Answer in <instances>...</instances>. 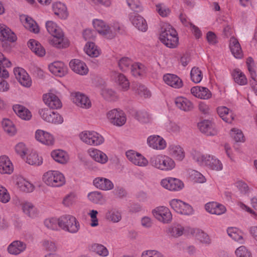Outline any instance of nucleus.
Masks as SVG:
<instances>
[{
	"instance_id": "nucleus-1",
	"label": "nucleus",
	"mask_w": 257,
	"mask_h": 257,
	"mask_svg": "<svg viewBox=\"0 0 257 257\" xmlns=\"http://www.w3.org/2000/svg\"><path fill=\"white\" fill-rule=\"evenodd\" d=\"M45 26L47 32L52 36L49 39V43L51 45L59 49L65 48L69 46L68 39L64 36L62 29L55 22L48 21Z\"/></svg>"
},
{
	"instance_id": "nucleus-2",
	"label": "nucleus",
	"mask_w": 257,
	"mask_h": 257,
	"mask_svg": "<svg viewBox=\"0 0 257 257\" xmlns=\"http://www.w3.org/2000/svg\"><path fill=\"white\" fill-rule=\"evenodd\" d=\"M151 166L162 171H170L176 167L174 159L168 155L156 154L150 159Z\"/></svg>"
},
{
	"instance_id": "nucleus-3",
	"label": "nucleus",
	"mask_w": 257,
	"mask_h": 257,
	"mask_svg": "<svg viewBox=\"0 0 257 257\" xmlns=\"http://www.w3.org/2000/svg\"><path fill=\"white\" fill-rule=\"evenodd\" d=\"M160 40L165 45L171 48L177 47L179 41L176 31L168 23H164L161 26Z\"/></svg>"
},
{
	"instance_id": "nucleus-4",
	"label": "nucleus",
	"mask_w": 257,
	"mask_h": 257,
	"mask_svg": "<svg viewBox=\"0 0 257 257\" xmlns=\"http://www.w3.org/2000/svg\"><path fill=\"white\" fill-rule=\"evenodd\" d=\"M42 180L47 186L53 188L61 187L66 183L64 174L57 170L45 172L43 175Z\"/></svg>"
},
{
	"instance_id": "nucleus-5",
	"label": "nucleus",
	"mask_w": 257,
	"mask_h": 257,
	"mask_svg": "<svg viewBox=\"0 0 257 257\" xmlns=\"http://www.w3.org/2000/svg\"><path fill=\"white\" fill-rule=\"evenodd\" d=\"M79 138L84 144L92 146H100L105 141L101 134L94 131H84L80 133Z\"/></svg>"
},
{
	"instance_id": "nucleus-6",
	"label": "nucleus",
	"mask_w": 257,
	"mask_h": 257,
	"mask_svg": "<svg viewBox=\"0 0 257 257\" xmlns=\"http://www.w3.org/2000/svg\"><path fill=\"white\" fill-rule=\"evenodd\" d=\"M59 227L72 234L77 233L80 228L77 219L71 215H64L60 217Z\"/></svg>"
},
{
	"instance_id": "nucleus-7",
	"label": "nucleus",
	"mask_w": 257,
	"mask_h": 257,
	"mask_svg": "<svg viewBox=\"0 0 257 257\" xmlns=\"http://www.w3.org/2000/svg\"><path fill=\"white\" fill-rule=\"evenodd\" d=\"M169 205L176 213L186 216L193 214L194 209L188 203L178 199H173L169 202Z\"/></svg>"
},
{
	"instance_id": "nucleus-8",
	"label": "nucleus",
	"mask_w": 257,
	"mask_h": 257,
	"mask_svg": "<svg viewBox=\"0 0 257 257\" xmlns=\"http://www.w3.org/2000/svg\"><path fill=\"white\" fill-rule=\"evenodd\" d=\"M108 121L112 124L117 126H122L126 121V115L119 109L114 108L108 111L106 113Z\"/></svg>"
},
{
	"instance_id": "nucleus-9",
	"label": "nucleus",
	"mask_w": 257,
	"mask_h": 257,
	"mask_svg": "<svg viewBox=\"0 0 257 257\" xmlns=\"http://www.w3.org/2000/svg\"><path fill=\"white\" fill-rule=\"evenodd\" d=\"M39 114L44 121L49 123L60 124L64 121L61 115L57 112L52 111L47 108L39 109Z\"/></svg>"
},
{
	"instance_id": "nucleus-10",
	"label": "nucleus",
	"mask_w": 257,
	"mask_h": 257,
	"mask_svg": "<svg viewBox=\"0 0 257 257\" xmlns=\"http://www.w3.org/2000/svg\"><path fill=\"white\" fill-rule=\"evenodd\" d=\"M153 216L159 222L164 224L170 223L172 219V215L170 209L165 206L156 207L152 211Z\"/></svg>"
},
{
	"instance_id": "nucleus-11",
	"label": "nucleus",
	"mask_w": 257,
	"mask_h": 257,
	"mask_svg": "<svg viewBox=\"0 0 257 257\" xmlns=\"http://www.w3.org/2000/svg\"><path fill=\"white\" fill-rule=\"evenodd\" d=\"M160 184L162 187L170 191H179L184 187V184L181 180L171 177L163 179Z\"/></svg>"
},
{
	"instance_id": "nucleus-12",
	"label": "nucleus",
	"mask_w": 257,
	"mask_h": 257,
	"mask_svg": "<svg viewBox=\"0 0 257 257\" xmlns=\"http://www.w3.org/2000/svg\"><path fill=\"white\" fill-rule=\"evenodd\" d=\"M127 159L134 165L141 167H146L149 164L147 159L141 153L130 150L126 152Z\"/></svg>"
},
{
	"instance_id": "nucleus-13",
	"label": "nucleus",
	"mask_w": 257,
	"mask_h": 257,
	"mask_svg": "<svg viewBox=\"0 0 257 257\" xmlns=\"http://www.w3.org/2000/svg\"><path fill=\"white\" fill-rule=\"evenodd\" d=\"M147 144L150 148L155 150L162 151L167 147L166 140L162 137L157 135L149 136L147 139Z\"/></svg>"
},
{
	"instance_id": "nucleus-14",
	"label": "nucleus",
	"mask_w": 257,
	"mask_h": 257,
	"mask_svg": "<svg viewBox=\"0 0 257 257\" xmlns=\"http://www.w3.org/2000/svg\"><path fill=\"white\" fill-rule=\"evenodd\" d=\"M71 97L73 102L78 107L88 109L91 106V102L89 98L83 93L74 92L71 93Z\"/></svg>"
},
{
	"instance_id": "nucleus-15",
	"label": "nucleus",
	"mask_w": 257,
	"mask_h": 257,
	"mask_svg": "<svg viewBox=\"0 0 257 257\" xmlns=\"http://www.w3.org/2000/svg\"><path fill=\"white\" fill-rule=\"evenodd\" d=\"M44 103L52 109H59L62 107V102L59 97L53 92L50 90L43 95Z\"/></svg>"
},
{
	"instance_id": "nucleus-16",
	"label": "nucleus",
	"mask_w": 257,
	"mask_h": 257,
	"mask_svg": "<svg viewBox=\"0 0 257 257\" xmlns=\"http://www.w3.org/2000/svg\"><path fill=\"white\" fill-rule=\"evenodd\" d=\"M128 19L132 24L138 30L145 32L148 30V24L146 20L138 14L135 12L130 13Z\"/></svg>"
},
{
	"instance_id": "nucleus-17",
	"label": "nucleus",
	"mask_w": 257,
	"mask_h": 257,
	"mask_svg": "<svg viewBox=\"0 0 257 257\" xmlns=\"http://www.w3.org/2000/svg\"><path fill=\"white\" fill-rule=\"evenodd\" d=\"M14 73L16 79L23 86L31 87L32 81L28 73L22 68L17 67L14 69Z\"/></svg>"
},
{
	"instance_id": "nucleus-18",
	"label": "nucleus",
	"mask_w": 257,
	"mask_h": 257,
	"mask_svg": "<svg viewBox=\"0 0 257 257\" xmlns=\"http://www.w3.org/2000/svg\"><path fill=\"white\" fill-rule=\"evenodd\" d=\"M36 140L44 145L53 146L55 144V138L51 134L42 130H38L35 132Z\"/></svg>"
},
{
	"instance_id": "nucleus-19",
	"label": "nucleus",
	"mask_w": 257,
	"mask_h": 257,
	"mask_svg": "<svg viewBox=\"0 0 257 257\" xmlns=\"http://www.w3.org/2000/svg\"><path fill=\"white\" fill-rule=\"evenodd\" d=\"M87 153L92 160L100 164H105L108 161V158L107 155L99 149L91 148L88 150Z\"/></svg>"
},
{
	"instance_id": "nucleus-20",
	"label": "nucleus",
	"mask_w": 257,
	"mask_h": 257,
	"mask_svg": "<svg viewBox=\"0 0 257 257\" xmlns=\"http://www.w3.org/2000/svg\"><path fill=\"white\" fill-rule=\"evenodd\" d=\"M93 185L97 189L102 191H110L113 189L114 184L112 182L106 178L97 177L93 180Z\"/></svg>"
},
{
	"instance_id": "nucleus-21",
	"label": "nucleus",
	"mask_w": 257,
	"mask_h": 257,
	"mask_svg": "<svg viewBox=\"0 0 257 257\" xmlns=\"http://www.w3.org/2000/svg\"><path fill=\"white\" fill-rule=\"evenodd\" d=\"M167 151L169 156L176 161H181L185 157V152L183 148L177 144H170Z\"/></svg>"
},
{
	"instance_id": "nucleus-22",
	"label": "nucleus",
	"mask_w": 257,
	"mask_h": 257,
	"mask_svg": "<svg viewBox=\"0 0 257 257\" xmlns=\"http://www.w3.org/2000/svg\"><path fill=\"white\" fill-rule=\"evenodd\" d=\"M21 208L23 212L31 218H36L39 215L38 208L31 202L24 201L21 204Z\"/></svg>"
},
{
	"instance_id": "nucleus-23",
	"label": "nucleus",
	"mask_w": 257,
	"mask_h": 257,
	"mask_svg": "<svg viewBox=\"0 0 257 257\" xmlns=\"http://www.w3.org/2000/svg\"><path fill=\"white\" fill-rule=\"evenodd\" d=\"M200 131L208 136L216 135L218 130L215 124L211 121L205 120L198 124Z\"/></svg>"
},
{
	"instance_id": "nucleus-24",
	"label": "nucleus",
	"mask_w": 257,
	"mask_h": 257,
	"mask_svg": "<svg viewBox=\"0 0 257 257\" xmlns=\"http://www.w3.org/2000/svg\"><path fill=\"white\" fill-rule=\"evenodd\" d=\"M14 165L9 158L6 155L0 156V174L2 175H10L14 171Z\"/></svg>"
},
{
	"instance_id": "nucleus-25",
	"label": "nucleus",
	"mask_w": 257,
	"mask_h": 257,
	"mask_svg": "<svg viewBox=\"0 0 257 257\" xmlns=\"http://www.w3.org/2000/svg\"><path fill=\"white\" fill-rule=\"evenodd\" d=\"M69 66L72 71L81 75H86L88 72V68L86 64L79 59H74L71 60Z\"/></svg>"
},
{
	"instance_id": "nucleus-26",
	"label": "nucleus",
	"mask_w": 257,
	"mask_h": 257,
	"mask_svg": "<svg viewBox=\"0 0 257 257\" xmlns=\"http://www.w3.org/2000/svg\"><path fill=\"white\" fill-rule=\"evenodd\" d=\"M48 68L49 71L54 75L63 77L67 73V66L62 62L57 61L51 63Z\"/></svg>"
},
{
	"instance_id": "nucleus-27",
	"label": "nucleus",
	"mask_w": 257,
	"mask_h": 257,
	"mask_svg": "<svg viewBox=\"0 0 257 257\" xmlns=\"http://www.w3.org/2000/svg\"><path fill=\"white\" fill-rule=\"evenodd\" d=\"M94 29L102 36L108 39L109 25L101 19H95L92 20Z\"/></svg>"
},
{
	"instance_id": "nucleus-28",
	"label": "nucleus",
	"mask_w": 257,
	"mask_h": 257,
	"mask_svg": "<svg viewBox=\"0 0 257 257\" xmlns=\"http://www.w3.org/2000/svg\"><path fill=\"white\" fill-rule=\"evenodd\" d=\"M26 243L22 241L17 240L13 241L8 246V251L13 255H18L26 250Z\"/></svg>"
},
{
	"instance_id": "nucleus-29",
	"label": "nucleus",
	"mask_w": 257,
	"mask_h": 257,
	"mask_svg": "<svg viewBox=\"0 0 257 257\" xmlns=\"http://www.w3.org/2000/svg\"><path fill=\"white\" fill-rule=\"evenodd\" d=\"M50 155L54 161L60 164H66L69 161V156L68 153L61 149L53 150Z\"/></svg>"
},
{
	"instance_id": "nucleus-30",
	"label": "nucleus",
	"mask_w": 257,
	"mask_h": 257,
	"mask_svg": "<svg viewBox=\"0 0 257 257\" xmlns=\"http://www.w3.org/2000/svg\"><path fill=\"white\" fill-rule=\"evenodd\" d=\"M216 111L219 117L226 122L230 123L234 119L235 115L232 110L226 106H218Z\"/></svg>"
},
{
	"instance_id": "nucleus-31",
	"label": "nucleus",
	"mask_w": 257,
	"mask_h": 257,
	"mask_svg": "<svg viewBox=\"0 0 257 257\" xmlns=\"http://www.w3.org/2000/svg\"><path fill=\"white\" fill-rule=\"evenodd\" d=\"M191 94L201 99H208L212 96L211 91L206 87L196 86L191 89Z\"/></svg>"
},
{
	"instance_id": "nucleus-32",
	"label": "nucleus",
	"mask_w": 257,
	"mask_h": 257,
	"mask_svg": "<svg viewBox=\"0 0 257 257\" xmlns=\"http://www.w3.org/2000/svg\"><path fill=\"white\" fill-rule=\"evenodd\" d=\"M20 19L26 29L35 34L39 32L40 29L38 24L32 18L23 15L20 17Z\"/></svg>"
},
{
	"instance_id": "nucleus-33",
	"label": "nucleus",
	"mask_w": 257,
	"mask_h": 257,
	"mask_svg": "<svg viewBox=\"0 0 257 257\" xmlns=\"http://www.w3.org/2000/svg\"><path fill=\"white\" fill-rule=\"evenodd\" d=\"M0 37L4 41L15 42L17 37L15 34L5 24L0 23Z\"/></svg>"
},
{
	"instance_id": "nucleus-34",
	"label": "nucleus",
	"mask_w": 257,
	"mask_h": 257,
	"mask_svg": "<svg viewBox=\"0 0 257 257\" xmlns=\"http://www.w3.org/2000/svg\"><path fill=\"white\" fill-rule=\"evenodd\" d=\"M212 155L194 151L192 153L193 160L200 166L207 167Z\"/></svg>"
},
{
	"instance_id": "nucleus-35",
	"label": "nucleus",
	"mask_w": 257,
	"mask_h": 257,
	"mask_svg": "<svg viewBox=\"0 0 257 257\" xmlns=\"http://www.w3.org/2000/svg\"><path fill=\"white\" fill-rule=\"evenodd\" d=\"M205 208L208 212L217 215H221L226 211V208L223 205L215 202L206 203L205 205Z\"/></svg>"
},
{
	"instance_id": "nucleus-36",
	"label": "nucleus",
	"mask_w": 257,
	"mask_h": 257,
	"mask_svg": "<svg viewBox=\"0 0 257 257\" xmlns=\"http://www.w3.org/2000/svg\"><path fill=\"white\" fill-rule=\"evenodd\" d=\"M52 11L55 15L62 19H66L68 16L67 9L65 5L60 2L54 3L52 5Z\"/></svg>"
},
{
	"instance_id": "nucleus-37",
	"label": "nucleus",
	"mask_w": 257,
	"mask_h": 257,
	"mask_svg": "<svg viewBox=\"0 0 257 257\" xmlns=\"http://www.w3.org/2000/svg\"><path fill=\"white\" fill-rule=\"evenodd\" d=\"M109 25L108 39H111L117 34L124 32L123 25L117 21H112Z\"/></svg>"
},
{
	"instance_id": "nucleus-38",
	"label": "nucleus",
	"mask_w": 257,
	"mask_h": 257,
	"mask_svg": "<svg viewBox=\"0 0 257 257\" xmlns=\"http://www.w3.org/2000/svg\"><path fill=\"white\" fill-rule=\"evenodd\" d=\"M165 83L175 88H180L183 86L181 79L177 75L172 74H166L163 76Z\"/></svg>"
},
{
	"instance_id": "nucleus-39",
	"label": "nucleus",
	"mask_w": 257,
	"mask_h": 257,
	"mask_svg": "<svg viewBox=\"0 0 257 257\" xmlns=\"http://www.w3.org/2000/svg\"><path fill=\"white\" fill-rule=\"evenodd\" d=\"M112 77L121 90L126 91L128 89L130 82L123 74L114 72Z\"/></svg>"
},
{
	"instance_id": "nucleus-40",
	"label": "nucleus",
	"mask_w": 257,
	"mask_h": 257,
	"mask_svg": "<svg viewBox=\"0 0 257 257\" xmlns=\"http://www.w3.org/2000/svg\"><path fill=\"white\" fill-rule=\"evenodd\" d=\"M105 218L112 223H118L122 219V212L117 208H111L105 213Z\"/></svg>"
},
{
	"instance_id": "nucleus-41",
	"label": "nucleus",
	"mask_w": 257,
	"mask_h": 257,
	"mask_svg": "<svg viewBox=\"0 0 257 257\" xmlns=\"http://www.w3.org/2000/svg\"><path fill=\"white\" fill-rule=\"evenodd\" d=\"M175 104L180 109L184 111H189L193 109V103L184 97H178L175 99Z\"/></svg>"
},
{
	"instance_id": "nucleus-42",
	"label": "nucleus",
	"mask_w": 257,
	"mask_h": 257,
	"mask_svg": "<svg viewBox=\"0 0 257 257\" xmlns=\"http://www.w3.org/2000/svg\"><path fill=\"white\" fill-rule=\"evenodd\" d=\"M88 200L92 203L102 205L106 203V199L103 194L98 191H94L87 194Z\"/></svg>"
},
{
	"instance_id": "nucleus-43",
	"label": "nucleus",
	"mask_w": 257,
	"mask_h": 257,
	"mask_svg": "<svg viewBox=\"0 0 257 257\" xmlns=\"http://www.w3.org/2000/svg\"><path fill=\"white\" fill-rule=\"evenodd\" d=\"M229 48L230 51L236 58H242L243 54L240 45L238 40L232 37L229 40Z\"/></svg>"
},
{
	"instance_id": "nucleus-44",
	"label": "nucleus",
	"mask_w": 257,
	"mask_h": 257,
	"mask_svg": "<svg viewBox=\"0 0 257 257\" xmlns=\"http://www.w3.org/2000/svg\"><path fill=\"white\" fill-rule=\"evenodd\" d=\"M28 46L38 56L43 57L45 55V49L37 41L34 39H30L28 42Z\"/></svg>"
},
{
	"instance_id": "nucleus-45",
	"label": "nucleus",
	"mask_w": 257,
	"mask_h": 257,
	"mask_svg": "<svg viewBox=\"0 0 257 257\" xmlns=\"http://www.w3.org/2000/svg\"><path fill=\"white\" fill-rule=\"evenodd\" d=\"M13 110L16 114L22 119L29 120L32 117L31 111L23 105L20 104L14 105Z\"/></svg>"
},
{
	"instance_id": "nucleus-46",
	"label": "nucleus",
	"mask_w": 257,
	"mask_h": 257,
	"mask_svg": "<svg viewBox=\"0 0 257 257\" xmlns=\"http://www.w3.org/2000/svg\"><path fill=\"white\" fill-rule=\"evenodd\" d=\"M100 93L102 97L108 101H115L118 98L115 91L107 86H103L100 88Z\"/></svg>"
},
{
	"instance_id": "nucleus-47",
	"label": "nucleus",
	"mask_w": 257,
	"mask_h": 257,
	"mask_svg": "<svg viewBox=\"0 0 257 257\" xmlns=\"http://www.w3.org/2000/svg\"><path fill=\"white\" fill-rule=\"evenodd\" d=\"M191 233L202 243L206 245H209L211 242V239L208 235L199 229H192Z\"/></svg>"
},
{
	"instance_id": "nucleus-48",
	"label": "nucleus",
	"mask_w": 257,
	"mask_h": 257,
	"mask_svg": "<svg viewBox=\"0 0 257 257\" xmlns=\"http://www.w3.org/2000/svg\"><path fill=\"white\" fill-rule=\"evenodd\" d=\"M235 83L240 86L245 85L248 80L245 74L239 69H235L231 72Z\"/></svg>"
},
{
	"instance_id": "nucleus-49",
	"label": "nucleus",
	"mask_w": 257,
	"mask_h": 257,
	"mask_svg": "<svg viewBox=\"0 0 257 257\" xmlns=\"http://www.w3.org/2000/svg\"><path fill=\"white\" fill-rule=\"evenodd\" d=\"M16 184L21 191L25 192H32L35 188L33 184L23 177L17 178Z\"/></svg>"
},
{
	"instance_id": "nucleus-50",
	"label": "nucleus",
	"mask_w": 257,
	"mask_h": 257,
	"mask_svg": "<svg viewBox=\"0 0 257 257\" xmlns=\"http://www.w3.org/2000/svg\"><path fill=\"white\" fill-rule=\"evenodd\" d=\"M2 125L5 132L9 136H14L16 134V127L13 121L10 119H3Z\"/></svg>"
},
{
	"instance_id": "nucleus-51",
	"label": "nucleus",
	"mask_w": 257,
	"mask_h": 257,
	"mask_svg": "<svg viewBox=\"0 0 257 257\" xmlns=\"http://www.w3.org/2000/svg\"><path fill=\"white\" fill-rule=\"evenodd\" d=\"M165 128L167 132L173 136L179 135L182 130L181 125L170 120L165 123Z\"/></svg>"
},
{
	"instance_id": "nucleus-52",
	"label": "nucleus",
	"mask_w": 257,
	"mask_h": 257,
	"mask_svg": "<svg viewBox=\"0 0 257 257\" xmlns=\"http://www.w3.org/2000/svg\"><path fill=\"white\" fill-rule=\"evenodd\" d=\"M84 50L88 56L92 57H98L101 52L98 47L93 42H87L84 48Z\"/></svg>"
},
{
	"instance_id": "nucleus-53",
	"label": "nucleus",
	"mask_w": 257,
	"mask_h": 257,
	"mask_svg": "<svg viewBox=\"0 0 257 257\" xmlns=\"http://www.w3.org/2000/svg\"><path fill=\"white\" fill-rule=\"evenodd\" d=\"M41 246L44 250L48 252H56L58 246L55 241L52 239H44L41 241Z\"/></svg>"
},
{
	"instance_id": "nucleus-54",
	"label": "nucleus",
	"mask_w": 257,
	"mask_h": 257,
	"mask_svg": "<svg viewBox=\"0 0 257 257\" xmlns=\"http://www.w3.org/2000/svg\"><path fill=\"white\" fill-rule=\"evenodd\" d=\"M90 250L95 254L102 257L108 256L109 251L107 248L100 243H93L90 246Z\"/></svg>"
},
{
	"instance_id": "nucleus-55",
	"label": "nucleus",
	"mask_w": 257,
	"mask_h": 257,
	"mask_svg": "<svg viewBox=\"0 0 257 257\" xmlns=\"http://www.w3.org/2000/svg\"><path fill=\"white\" fill-rule=\"evenodd\" d=\"M209 161L207 166L208 169L217 172L223 170V166L222 162L215 156L211 155Z\"/></svg>"
},
{
	"instance_id": "nucleus-56",
	"label": "nucleus",
	"mask_w": 257,
	"mask_h": 257,
	"mask_svg": "<svg viewBox=\"0 0 257 257\" xmlns=\"http://www.w3.org/2000/svg\"><path fill=\"white\" fill-rule=\"evenodd\" d=\"M227 233L232 239L239 243H243V233L237 228L229 227L227 229Z\"/></svg>"
},
{
	"instance_id": "nucleus-57",
	"label": "nucleus",
	"mask_w": 257,
	"mask_h": 257,
	"mask_svg": "<svg viewBox=\"0 0 257 257\" xmlns=\"http://www.w3.org/2000/svg\"><path fill=\"white\" fill-rule=\"evenodd\" d=\"M135 117L141 123H148L152 120V117L150 114L145 110H139L135 115Z\"/></svg>"
},
{
	"instance_id": "nucleus-58",
	"label": "nucleus",
	"mask_w": 257,
	"mask_h": 257,
	"mask_svg": "<svg viewBox=\"0 0 257 257\" xmlns=\"http://www.w3.org/2000/svg\"><path fill=\"white\" fill-rule=\"evenodd\" d=\"M26 163L31 165L40 166L43 163V159L35 152H32L26 158Z\"/></svg>"
},
{
	"instance_id": "nucleus-59",
	"label": "nucleus",
	"mask_w": 257,
	"mask_h": 257,
	"mask_svg": "<svg viewBox=\"0 0 257 257\" xmlns=\"http://www.w3.org/2000/svg\"><path fill=\"white\" fill-rule=\"evenodd\" d=\"M131 72L136 77L142 76L146 73V68L143 64L140 63H133L131 66Z\"/></svg>"
},
{
	"instance_id": "nucleus-60",
	"label": "nucleus",
	"mask_w": 257,
	"mask_h": 257,
	"mask_svg": "<svg viewBox=\"0 0 257 257\" xmlns=\"http://www.w3.org/2000/svg\"><path fill=\"white\" fill-rule=\"evenodd\" d=\"M60 217L58 218L52 217L47 218L44 221V225L47 228L57 230L59 227Z\"/></svg>"
},
{
	"instance_id": "nucleus-61",
	"label": "nucleus",
	"mask_w": 257,
	"mask_h": 257,
	"mask_svg": "<svg viewBox=\"0 0 257 257\" xmlns=\"http://www.w3.org/2000/svg\"><path fill=\"white\" fill-rule=\"evenodd\" d=\"M184 228L181 225L178 224L168 229V234L174 237H178L181 236L184 232Z\"/></svg>"
},
{
	"instance_id": "nucleus-62",
	"label": "nucleus",
	"mask_w": 257,
	"mask_h": 257,
	"mask_svg": "<svg viewBox=\"0 0 257 257\" xmlns=\"http://www.w3.org/2000/svg\"><path fill=\"white\" fill-rule=\"evenodd\" d=\"M191 79L195 83L201 82L203 78V73L198 67H193L190 72Z\"/></svg>"
},
{
	"instance_id": "nucleus-63",
	"label": "nucleus",
	"mask_w": 257,
	"mask_h": 257,
	"mask_svg": "<svg viewBox=\"0 0 257 257\" xmlns=\"http://www.w3.org/2000/svg\"><path fill=\"white\" fill-rule=\"evenodd\" d=\"M156 10L159 15L162 17L168 16L171 13L169 8L163 3L157 4L156 5Z\"/></svg>"
},
{
	"instance_id": "nucleus-64",
	"label": "nucleus",
	"mask_w": 257,
	"mask_h": 257,
	"mask_svg": "<svg viewBox=\"0 0 257 257\" xmlns=\"http://www.w3.org/2000/svg\"><path fill=\"white\" fill-rule=\"evenodd\" d=\"M141 257H166L161 251L156 249H148L144 250Z\"/></svg>"
}]
</instances>
